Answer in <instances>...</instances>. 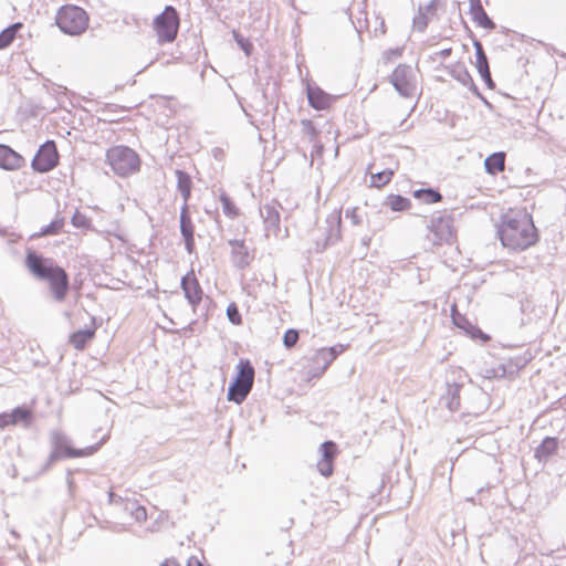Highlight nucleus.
<instances>
[{
    "instance_id": "c9c22d12",
    "label": "nucleus",
    "mask_w": 566,
    "mask_h": 566,
    "mask_svg": "<svg viewBox=\"0 0 566 566\" xmlns=\"http://www.w3.org/2000/svg\"><path fill=\"white\" fill-rule=\"evenodd\" d=\"M301 125L303 127L304 133L306 135H308L311 139H314L317 137L318 132L312 120L303 119V120H301Z\"/></svg>"
},
{
    "instance_id": "f03ea898",
    "label": "nucleus",
    "mask_w": 566,
    "mask_h": 566,
    "mask_svg": "<svg viewBox=\"0 0 566 566\" xmlns=\"http://www.w3.org/2000/svg\"><path fill=\"white\" fill-rule=\"evenodd\" d=\"M25 265L34 276L49 283L50 291L56 301L62 302L65 300L70 289V281L63 268L33 251L27 253Z\"/></svg>"
},
{
    "instance_id": "9d476101",
    "label": "nucleus",
    "mask_w": 566,
    "mask_h": 566,
    "mask_svg": "<svg viewBox=\"0 0 566 566\" xmlns=\"http://www.w3.org/2000/svg\"><path fill=\"white\" fill-rule=\"evenodd\" d=\"M60 155L53 140L40 146L34 155L31 166L38 172H48L59 165Z\"/></svg>"
},
{
    "instance_id": "0eeeda50",
    "label": "nucleus",
    "mask_w": 566,
    "mask_h": 566,
    "mask_svg": "<svg viewBox=\"0 0 566 566\" xmlns=\"http://www.w3.org/2000/svg\"><path fill=\"white\" fill-rule=\"evenodd\" d=\"M52 451L49 455L51 463L74 458H86L93 455L101 448V443L90 446L86 448L77 449L70 444L66 438L61 433H54L52 436Z\"/></svg>"
},
{
    "instance_id": "4c0bfd02",
    "label": "nucleus",
    "mask_w": 566,
    "mask_h": 566,
    "mask_svg": "<svg viewBox=\"0 0 566 566\" xmlns=\"http://www.w3.org/2000/svg\"><path fill=\"white\" fill-rule=\"evenodd\" d=\"M237 41L239 43V45L241 46V49L249 55L251 54L252 50H253V45L252 43L247 40V39H243V38H238L237 36Z\"/></svg>"
},
{
    "instance_id": "7c9ffc66",
    "label": "nucleus",
    "mask_w": 566,
    "mask_h": 566,
    "mask_svg": "<svg viewBox=\"0 0 566 566\" xmlns=\"http://www.w3.org/2000/svg\"><path fill=\"white\" fill-rule=\"evenodd\" d=\"M451 318H452V322L453 324L465 331L467 328L470 327V325L472 324L467 317L465 315L461 314L459 311H458V307L455 304L452 305L451 307Z\"/></svg>"
},
{
    "instance_id": "79ce46f5",
    "label": "nucleus",
    "mask_w": 566,
    "mask_h": 566,
    "mask_svg": "<svg viewBox=\"0 0 566 566\" xmlns=\"http://www.w3.org/2000/svg\"><path fill=\"white\" fill-rule=\"evenodd\" d=\"M450 52H451V50L449 49V50H444V51H442L441 53H442V54H450Z\"/></svg>"
},
{
    "instance_id": "6e6552de",
    "label": "nucleus",
    "mask_w": 566,
    "mask_h": 566,
    "mask_svg": "<svg viewBox=\"0 0 566 566\" xmlns=\"http://www.w3.org/2000/svg\"><path fill=\"white\" fill-rule=\"evenodd\" d=\"M153 27L159 43L172 42L179 30V14L177 10L171 6H167L154 19Z\"/></svg>"
},
{
    "instance_id": "f8f14e48",
    "label": "nucleus",
    "mask_w": 566,
    "mask_h": 566,
    "mask_svg": "<svg viewBox=\"0 0 566 566\" xmlns=\"http://www.w3.org/2000/svg\"><path fill=\"white\" fill-rule=\"evenodd\" d=\"M181 289L189 304L196 308L202 301L203 290L193 269L181 279Z\"/></svg>"
},
{
    "instance_id": "1a4fd4ad",
    "label": "nucleus",
    "mask_w": 566,
    "mask_h": 566,
    "mask_svg": "<svg viewBox=\"0 0 566 566\" xmlns=\"http://www.w3.org/2000/svg\"><path fill=\"white\" fill-rule=\"evenodd\" d=\"M389 81L406 98H413L420 94L416 72L410 65L399 64L390 74Z\"/></svg>"
},
{
    "instance_id": "f257e3e1",
    "label": "nucleus",
    "mask_w": 566,
    "mask_h": 566,
    "mask_svg": "<svg viewBox=\"0 0 566 566\" xmlns=\"http://www.w3.org/2000/svg\"><path fill=\"white\" fill-rule=\"evenodd\" d=\"M497 235L506 249L521 252L535 245L539 239L533 218L524 209H510L497 226Z\"/></svg>"
},
{
    "instance_id": "6ab92c4d",
    "label": "nucleus",
    "mask_w": 566,
    "mask_h": 566,
    "mask_svg": "<svg viewBox=\"0 0 566 566\" xmlns=\"http://www.w3.org/2000/svg\"><path fill=\"white\" fill-rule=\"evenodd\" d=\"M475 48V66L485 83H491V73L489 69L488 57L484 53L483 46L480 42L474 43Z\"/></svg>"
},
{
    "instance_id": "e433bc0d",
    "label": "nucleus",
    "mask_w": 566,
    "mask_h": 566,
    "mask_svg": "<svg viewBox=\"0 0 566 566\" xmlns=\"http://www.w3.org/2000/svg\"><path fill=\"white\" fill-rule=\"evenodd\" d=\"M132 515L133 517L142 523V522H145L147 520V510L145 506L143 505H137L133 511H132Z\"/></svg>"
},
{
    "instance_id": "39448f33",
    "label": "nucleus",
    "mask_w": 566,
    "mask_h": 566,
    "mask_svg": "<svg viewBox=\"0 0 566 566\" xmlns=\"http://www.w3.org/2000/svg\"><path fill=\"white\" fill-rule=\"evenodd\" d=\"M344 345H336L332 347H322L315 350L303 366V373L308 379L321 377L325 374L331 364L337 358L339 354L345 352Z\"/></svg>"
},
{
    "instance_id": "a878e982",
    "label": "nucleus",
    "mask_w": 566,
    "mask_h": 566,
    "mask_svg": "<svg viewBox=\"0 0 566 566\" xmlns=\"http://www.w3.org/2000/svg\"><path fill=\"white\" fill-rule=\"evenodd\" d=\"M22 28V23L11 24L0 33V50L8 48L15 39L17 33Z\"/></svg>"
},
{
    "instance_id": "5701e85b",
    "label": "nucleus",
    "mask_w": 566,
    "mask_h": 566,
    "mask_svg": "<svg viewBox=\"0 0 566 566\" xmlns=\"http://www.w3.org/2000/svg\"><path fill=\"white\" fill-rule=\"evenodd\" d=\"M219 200L222 205L223 213L230 218L235 219L240 216V209L233 199L224 191L220 192Z\"/></svg>"
},
{
    "instance_id": "412c9836",
    "label": "nucleus",
    "mask_w": 566,
    "mask_h": 566,
    "mask_svg": "<svg viewBox=\"0 0 566 566\" xmlns=\"http://www.w3.org/2000/svg\"><path fill=\"white\" fill-rule=\"evenodd\" d=\"M175 175L177 177V188L181 192L184 205L188 203V200L191 197V189H192V180L189 174L177 169L175 171Z\"/></svg>"
},
{
    "instance_id": "bb28decb",
    "label": "nucleus",
    "mask_w": 566,
    "mask_h": 566,
    "mask_svg": "<svg viewBox=\"0 0 566 566\" xmlns=\"http://www.w3.org/2000/svg\"><path fill=\"white\" fill-rule=\"evenodd\" d=\"M386 205L392 211H405L410 209L411 202L408 198H405L400 195H390L387 198Z\"/></svg>"
},
{
    "instance_id": "72a5a7b5",
    "label": "nucleus",
    "mask_w": 566,
    "mask_h": 566,
    "mask_svg": "<svg viewBox=\"0 0 566 566\" xmlns=\"http://www.w3.org/2000/svg\"><path fill=\"white\" fill-rule=\"evenodd\" d=\"M465 334L470 336L472 339H480L483 343H488L491 337L482 332L478 326L471 324L469 328H467Z\"/></svg>"
},
{
    "instance_id": "aec40b11",
    "label": "nucleus",
    "mask_w": 566,
    "mask_h": 566,
    "mask_svg": "<svg viewBox=\"0 0 566 566\" xmlns=\"http://www.w3.org/2000/svg\"><path fill=\"white\" fill-rule=\"evenodd\" d=\"M558 440L553 437L545 438L542 443L535 450V457L542 461L552 457L557 452Z\"/></svg>"
},
{
    "instance_id": "cd10ccee",
    "label": "nucleus",
    "mask_w": 566,
    "mask_h": 566,
    "mask_svg": "<svg viewBox=\"0 0 566 566\" xmlns=\"http://www.w3.org/2000/svg\"><path fill=\"white\" fill-rule=\"evenodd\" d=\"M394 174L395 172L391 169H385L380 172L371 174L370 186L375 188H382L391 181Z\"/></svg>"
},
{
    "instance_id": "473e14b6",
    "label": "nucleus",
    "mask_w": 566,
    "mask_h": 566,
    "mask_svg": "<svg viewBox=\"0 0 566 566\" xmlns=\"http://www.w3.org/2000/svg\"><path fill=\"white\" fill-rule=\"evenodd\" d=\"M227 316L229 318V321L233 324V325H241L242 324V316L239 312V307L238 305L232 302L228 305L227 307Z\"/></svg>"
},
{
    "instance_id": "ea45409f",
    "label": "nucleus",
    "mask_w": 566,
    "mask_h": 566,
    "mask_svg": "<svg viewBox=\"0 0 566 566\" xmlns=\"http://www.w3.org/2000/svg\"><path fill=\"white\" fill-rule=\"evenodd\" d=\"M160 566H181L176 558H166Z\"/></svg>"
},
{
    "instance_id": "4468645a",
    "label": "nucleus",
    "mask_w": 566,
    "mask_h": 566,
    "mask_svg": "<svg viewBox=\"0 0 566 566\" xmlns=\"http://www.w3.org/2000/svg\"><path fill=\"white\" fill-rule=\"evenodd\" d=\"M306 96L308 104L316 111H328L337 101L336 96L326 93L319 86H307Z\"/></svg>"
},
{
    "instance_id": "b1692460",
    "label": "nucleus",
    "mask_w": 566,
    "mask_h": 566,
    "mask_svg": "<svg viewBox=\"0 0 566 566\" xmlns=\"http://www.w3.org/2000/svg\"><path fill=\"white\" fill-rule=\"evenodd\" d=\"M412 196L426 205L438 203L442 200L441 193L431 188L415 190Z\"/></svg>"
},
{
    "instance_id": "423d86ee",
    "label": "nucleus",
    "mask_w": 566,
    "mask_h": 566,
    "mask_svg": "<svg viewBox=\"0 0 566 566\" xmlns=\"http://www.w3.org/2000/svg\"><path fill=\"white\" fill-rule=\"evenodd\" d=\"M235 369L237 375L228 389V399L241 403L252 389L255 371L248 359H241Z\"/></svg>"
},
{
    "instance_id": "c756f323",
    "label": "nucleus",
    "mask_w": 566,
    "mask_h": 566,
    "mask_svg": "<svg viewBox=\"0 0 566 566\" xmlns=\"http://www.w3.org/2000/svg\"><path fill=\"white\" fill-rule=\"evenodd\" d=\"M430 8H426L424 10L423 9H420L418 11V13L413 17V20H412V28L413 30L418 31V32H423L426 30V28L428 27V23H429V12H430Z\"/></svg>"
},
{
    "instance_id": "a211bd4d",
    "label": "nucleus",
    "mask_w": 566,
    "mask_h": 566,
    "mask_svg": "<svg viewBox=\"0 0 566 566\" xmlns=\"http://www.w3.org/2000/svg\"><path fill=\"white\" fill-rule=\"evenodd\" d=\"M180 230L186 240L187 247L190 249L193 244L195 228L189 216L188 203H185L180 212Z\"/></svg>"
},
{
    "instance_id": "4be33fe9",
    "label": "nucleus",
    "mask_w": 566,
    "mask_h": 566,
    "mask_svg": "<svg viewBox=\"0 0 566 566\" xmlns=\"http://www.w3.org/2000/svg\"><path fill=\"white\" fill-rule=\"evenodd\" d=\"M485 169L491 175H496L505 169V153L499 151L490 155L484 161Z\"/></svg>"
},
{
    "instance_id": "2eb2a0df",
    "label": "nucleus",
    "mask_w": 566,
    "mask_h": 566,
    "mask_svg": "<svg viewBox=\"0 0 566 566\" xmlns=\"http://www.w3.org/2000/svg\"><path fill=\"white\" fill-rule=\"evenodd\" d=\"M25 166V158L10 146L0 144V168L17 171Z\"/></svg>"
},
{
    "instance_id": "a19ab883",
    "label": "nucleus",
    "mask_w": 566,
    "mask_h": 566,
    "mask_svg": "<svg viewBox=\"0 0 566 566\" xmlns=\"http://www.w3.org/2000/svg\"><path fill=\"white\" fill-rule=\"evenodd\" d=\"M232 244H233V247L239 248L241 250L245 249V245H244L243 241H235Z\"/></svg>"
},
{
    "instance_id": "f704fd0d",
    "label": "nucleus",
    "mask_w": 566,
    "mask_h": 566,
    "mask_svg": "<svg viewBox=\"0 0 566 566\" xmlns=\"http://www.w3.org/2000/svg\"><path fill=\"white\" fill-rule=\"evenodd\" d=\"M298 332L294 328L287 329L283 335V344L286 348H292L298 342Z\"/></svg>"
},
{
    "instance_id": "7ed1b4c3",
    "label": "nucleus",
    "mask_w": 566,
    "mask_h": 566,
    "mask_svg": "<svg viewBox=\"0 0 566 566\" xmlns=\"http://www.w3.org/2000/svg\"><path fill=\"white\" fill-rule=\"evenodd\" d=\"M106 161L113 172L120 177H128L140 169V157L132 148L116 145L107 149Z\"/></svg>"
},
{
    "instance_id": "c85d7f7f",
    "label": "nucleus",
    "mask_w": 566,
    "mask_h": 566,
    "mask_svg": "<svg viewBox=\"0 0 566 566\" xmlns=\"http://www.w3.org/2000/svg\"><path fill=\"white\" fill-rule=\"evenodd\" d=\"M262 217L264 219V222L273 228H277L280 224V213L276 210V208L272 205H265L262 208Z\"/></svg>"
},
{
    "instance_id": "f3484780",
    "label": "nucleus",
    "mask_w": 566,
    "mask_h": 566,
    "mask_svg": "<svg viewBox=\"0 0 566 566\" xmlns=\"http://www.w3.org/2000/svg\"><path fill=\"white\" fill-rule=\"evenodd\" d=\"M96 335V326L86 329H78L69 336V343L76 350H84L93 342Z\"/></svg>"
},
{
    "instance_id": "dca6fc26",
    "label": "nucleus",
    "mask_w": 566,
    "mask_h": 566,
    "mask_svg": "<svg viewBox=\"0 0 566 566\" xmlns=\"http://www.w3.org/2000/svg\"><path fill=\"white\" fill-rule=\"evenodd\" d=\"M33 411L28 407H17L11 412L0 413V428L17 426L18 423L29 424L32 421Z\"/></svg>"
},
{
    "instance_id": "9b49d317",
    "label": "nucleus",
    "mask_w": 566,
    "mask_h": 566,
    "mask_svg": "<svg viewBox=\"0 0 566 566\" xmlns=\"http://www.w3.org/2000/svg\"><path fill=\"white\" fill-rule=\"evenodd\" d=\"M451 217H438L430 224V240L434 245L449 244L454 239Z\"/></svg>"
},
{
    "instance_id": "58836bf2",
    "label": "nucleus",
    "mask_w": 566,
    "mask_h": 566,
    "mask_svg": "<svg viewBox=\"0 0 566 566\" xmlns=\"http://www.w3.org/2000/svg\"><path fill=\"white\" fill-rule=\"evenodd\" d=\"M187 566H208L203 562H201L198 557L191 556L188 560Z\"/></svg>"
},
{
    "instance_id": "ddd939ff",
    "label": "nucleus",
    "mask_w": 566,
    "mask_h": 566,
    "mask_svg": "<svg viewBox=\"0 0 566 566\" xmlns=\"http://www.w3.org/2000/svg\"><path fill=\"white\" fill-rule=\"evenodd\" d=\"M321 459L317 461L316 467L318 472L328 478L334 472V461L338 454V448L333 441H325L319 447Z\"/></svg>"
},
{
    "instance_id": "2f4dec72",
    "label": "nucleus",
    "mask_w": 566,
    "mask_h": 566,
    "mask_svg": "<svg viewBox=\"0 0 566 566\" xmlns=\"http://www.w3.org/2000/svg\"><path fill=\"white\" fill-rule=\"evenodd\" d=\"M64 226L62 218L53 220L49 226L41 230L40 235H52L61 232Z\"/></svg>"
},
{
    "instance_id": "20e7f679",
    "label": "nucleus",
    "mask_w": 566,
    "mask_h": 566,
    "mask_svg": "<svg viewBox=\"0 0 566 566\" xmlns=\"http://www.w3.org/2000/svg\"><path fill=\"white\" fill-rule=\"evenodd\" d=\"M88 14L86 11L74 4L61 7L55 17L60 30L70 35H78L88 27Z\"/></svg>"
},
{
    "instance_id": "393cba45",
    "label": "nucleus",
    "mask_w": 566,
    "mask_h": 566,
    "mask_svg": "<svg viewBox=\"0 0 566 566\" xmlns=\"http://www.w3.org/2000/svg\"><path fill=\"white\" fill-rule=\"evenodd\" d=\"M472 17L474 22L481 28L492 30L495 27L494 22L489 18L480 4L472 8Z\"/></svg>"
}]
</instances>
